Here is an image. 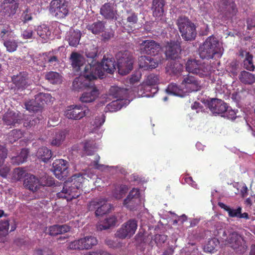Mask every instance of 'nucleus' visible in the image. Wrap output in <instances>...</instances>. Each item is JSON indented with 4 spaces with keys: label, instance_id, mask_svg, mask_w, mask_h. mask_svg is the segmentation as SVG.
Segmentation results:
<instances>
[{
    "label": "nucleus",
    "instance_id": "nucleus-27",
    "mask_svg": "<svg viewBox=\"0 0 255 255\" xmlns=\"http://www.w3.org/2000/svg\"><path fill=\"white\" fill-rule=\"evenodd\" d=\"M129 103V100L127 99H118L108 104L105 108V111L106 112H115Z\"/></svg>",
    "mask_w": 255,
    "mask_h": 255
},
{
    "label": "nucleus",
    "instance_id": "nucleus-19",
    "mask_svg": "<svg viewBox=\"0 0 255 255\" xmlns=\"http://www.w3.org/2000/svg\"><path fill=\"white\" fill-rule=\"evenodd\" d=\"M140 203L139 192L137 188H133L124 200V206L129 210H134Z\"/></svg>",
    "mask_w": 255,
    "mask_h": 255
},
{
    "label": "nucleus",
    "instance_id": "nucleus-38",
    "mask_svg": "<svg viewBox=\"0 0 255 255\" xmlns=\"http://www.w3.org/2000/svg\"><path fill=\"white\" fill-rule=\"evenodd\" d=\"M28 153V149H22L18 155L15 156H12L11 158L12 163L15 165L23 163L26 161Z\"/></svg>",
    "mask_w": 255,
    "mask_h": 255
},
{
    "label": "nucleus",
    "instance_id": "nucleus-49",
    "mask_svg": "<svg viewBox=\"0 0 255 255\" xmlns=\"http://www.w3.org/2000/svg\"><path fill=\"white\" fill-rule=\"evenodd\" d=\"M0 37L4 40L7 37L14 38V34L10 27L6 26L0 30Z\"/></svg>",
    "mask_w": 255,
    "mask_h": 255
},
{
    "label": "nucleus",
    "instance_id": "nucleus-3",
    "mask_svg": "<svg viewBox=\"0 0 255 255\" xmlns=\"http://www.w3.org/2000/svg\"><path fill=\"white\" fill-rule=\"evenodd\" d=\"M102 71L98 69V66L94 67L93 65H86L81 75L76 78L73 82V87L75 90L86 88L90 82L102 75Z\"/></svg>",
    "mask_w": 255,
    "mask_h": 255
},
{
    "label": "nucleus",
    "instance_id": "nucleus-7",
    "mask_svg": "<svg viewBox=\"0 0 255 255\" xmlns=\"http://www.w3.org/2000/svg\"><path fill=\"white\" fill-rule=\"evenodd\" d=\"M182 38L186 41L194 39L197 32L195 24L185 17H179L177 21Z\"/></svg>",
    "mask_w": 255,
    "mask_h": 255
},
{
    "label": "nucleus",
    "instance_id": "nucleus-46",
    "mask_svg": "<svg viewBox=\"0 0 255 255\" xmlns=\"http://www.w3.org/2000/svg\"><path fill=\"white\" fill-rule=\"evenodd\" d=\"M219 244V241L217 238L211 239L205 246L204 250L206 252H213L218 247Z\"/></svg>",
    "mask_w": 255,
    "mask_h": 255
},
{
    "label": "nucleus",
    "instance_id": "nucleus-42",
    "mask_svg": "<svg viewBox=\"0 0 255 255\" xmlns=\"http://www.w3.org/2000/svg\"><path fill=\"white\" fill-rule=\"evenodd\" d=\"M241 55L243 56H245L244 60V68L249 71H254L255 66L253 63V56L247 52H242Z\"/></svg>",
    "mask_w": 255,
    "mask_h": 255
},
{
    "label": "nucleus",
    "instance_id": "nucleus-31",
    "mask_svg": "<svg viewBox=\"0 0 255 255\" xmlns=\"http://www.w3.org/2000/svg\"><path fill=\"white\" fill-rule=\"evenodd\" d=\"M182 69V65L179 62L175 61H171L168 62L166 67V72L169 75L180 74Z\"/></svg>",
    "mask_w": 255,
    "mask_h": 255
},
{
    "label": "nucleus",
    "instance_id": "nucleus-34",
    "mask_svg": "<svg viewBox=\"0 0 255 255\" xmlns=\"http://www.w3.org/2000/svg\"><path fill=\"white\" fill-rule=\"evenodd\" d=\"M66 131L65 130H58L56 131L51 140V144L53 146H58L64 141Z\"/></svg>",
    "mask_w": 255,
    "mask_h": 255
},
{
    "label": "nucleus",
    "instance_id": "nucleus-28",
    "mask_svg": "<svg viewBox=\"0 0 255 255\" xmlns=\"http://www.w3.org/2000/svg\"><path fill=\"white\" fill-rule=\"evenodd\" d=\"M72 67L76 71L81 70L84 64L85 63V60L84 56L78 53L73 52L70 57Z\"/></svg>",
    "mask_w": 255,
    "mask_h": 255
},
{
    "label": "nucleus",
    "instance_id": "nucleus-32",
    "mask_svg": "<svg viewBox=\"0 0 255 255\" xmlns=\"http://www.w3.org/2000/svg\"><path fill=\"white\" fill-rule=\"evenodd\" d=\"M86 28L94 34H99L104 31L105 23L102 21L98 20L92 24H88Z\"/></svg>",
    "mask_w": 255,
    "mask_h": 255
},
{
    "label": "nucleus",
    "instance_id": "nucleus-4",
    "mask_svg": "<svg viewBox=\"0 0 255 255\" xmlns=\"http://www.w3.org/2000/svg\"><path fill=\"white\" fill-rule=\"evenodd\" d=\"M223 53L222 44L213 36L209 37L199 48V55L202 59L219 58Z\"/></svg>",
    "mask_w": 255,
    "mask_h": 255
},
{
    "label": "nucleus",
    "instance_id": "nucleus-41",
    "mask_svg": "<svg viewBox=\"0 0 255 255\" xmlns=\"http://www.w3.org/2000/svg\"><path fill=\"white\" fill-rule=\"evenodd\" d=\"M42 119V116L37 117L36 115L24 116L23 118V125L25 127L30 128L34 126L37 122Z\"/></svg>",
    "mask_w": 255,
    "mask_h": 255
},
{
    "label": "nucleus",
    "instance_id": "nucleus-1",
    "mask_svg": "<svg viewBox=\"0 0 255 255\" xmlns=\"http://www.w3.org/2000/svg\"><path fill=\"white\" fill-rule=\"evenodd\" d=\"M201 87L200 82L196 77L188 74L183 77L180 86L176 84H171L166 91L168 94L184 97L187 93L199 90Z\"/></svg>",
    "mask_w": 255,
    "mask_h": 255
},
{
    "label": "nucleus",
    "instance_id": "nucleus-52",
    "mask_svg": "<svg viewBox=\"0 0 255 255\" xmlns=\"http://www.w3.org/2000/svg\"><path fill=\"white\" fill-rule=\"evenodd\" d=\"M96 148L97 146L93 141H87L84 143V151L88 155H92Z\"/></svg>",
    "mask_w": 255,
    "mask_h": 255
},
{
    "label": "nucleus",
    "instance_id": "nucleus-25",
    "mask_svg": "<svg viewBox=\"0 0 255 255\" xmlns=\"http://www.w3.org/2000/svg\"><path fill=\"white\" fill-rule=\"evenodd\" d=\"M227 104L221 100L212 99L208 103V106L213 114H222L226 111Z\"/></svg>",
    "mask_w": 255,
    "mask_h": 255
},
{
    "label": "nucleus",
    "instance_id": "nucleus-39",
    "mask_svg": "<svg viewBox=\"0 0 255 255\" xmlns=\"http://www.w3.org/2000/svg\"><path fill=\"white\" fill-rule=\"evenodd\" d=\"M70 227L66 225H54L49 228V234L51 236H56L68 232L70 231Z\"/></svg>",
    "mask_w": 255,
    "mask_h": 255
},
{
    "label": "nucleus",
    "instance_id": "nucleus-13",
    "mask_svg": "<svg viewBox=\"0 0 255 255\" xmlns=\"http://www.w3.org/2000/svg\"><path fill=\"white\" fill-rule=\"evenodd\" d=\"M137 227V221L129 220L122 226L117 231L116 235L121 239L130 238L135 234Z\"/></svg>",
    "mask_w": 255,
    "mask_h": 255
},
{
    "label": "nucleus",
    "instance_id": "nucleus-29",
    "mask_svg": "<svg viewBox=\"0 0 255 255\" xmlns=\"http://www.w3.org/2000/svg\"><path fill=\"white\" fill-rule=\"evenodd\" d=\"M81 37V32L79 30L70 29L67 33L66 39L72 46H76L79 43Z\"/></svg>",
    "mask_w": 255,
    "mask_h": 255
},
{
    "label": "nucleus",
    "instance_id": "nucleus-8",
    "mask_svg": "<svg viewBox=\"0 0 255 255\" xmlns=\"http://www.w3.org/2000/svg\"><path fill=\"white\" fill-rule=\"evenodd\" d=\"M54 98L48 93H39L35 96L34 100L27 101L25 103V108L29 112L38 113L41 112L45 104L52 102Z\"/></svg>",
    "mask_w": 255,
    "mask_h": 255
},
{
    "label": "nucleus",
    "instance_id": "nucleus-30",
    "mask_svg": "<svg viewBox=\"0 0 255 255\" xmlns=\"http://www.w3.org/2000/svg\"><path fill=\"white\" fill-rule=\"evenodd\" d=\"M109 94L114 98L127 99L128 95V90L127 89L121 88L117 86L112 87L109 90Z\"/></svg>",
    "mask_w": 255,
    "mask_h": 255
},
{
    "label": "nucleus",
    "instance_id": "nucleus-26",
    "mask_svg": "<svg viewBox=\"0 0 255 255\" xmlns=\"http://www.w3.org/2000/svg\"><path fill=\"white\" fill-rule=\"evenodd\" d=\"M23 185L31 191H36L40 189L39 179L34 175L27 174L24 180Z\"/></svg>",
    "mask_w": 255,
    "mask_h": 255
},
{
    "label": "nucleus",
    "instance_id": "nucleus-15",
    "mask_svg": "<svg viewBox=\"0 0 255 255\" xmlns=\"http://www.w3.org/2000/svg\"><path fill=\"white\" fill-rule=\"evenodd\" d=\"M141 53L151 55H155L161 49L159 44L152 40H145L139 44Z\"/></svg>",
    "mask_w": 255,
    "mask_h": 255
},
{
    "label": "nucleus",
    "instance_id": "nucleus-43",
    "mask_svg": "<svg viewBox=\"0 0 255 255\" xmlns=\"http://www.w3.org/2000/svg\"><path fill=\"white\" fill-rule=\"evenodd\" d=\"M37 156L43 161L46 162L51 157V151L47 147H42L39 148L37 152Z\"/></svg>",
    "mask_w": 255,
    "mask_h": 255
},
{
    "label": "nucleus",
    "instance_id": "nucleus-33",
    "mask_svg": "<svg viewBox=\"0 0 255 255\" xmlns=\"http://www.w3.org/2000/svg\"><path fill=\"white\" fill-rule=\"evenodd\" d=\"M2 7L9 16L12 15L16 12L18 8V3L16 0H4L2 3Z\"/></svg>",
    "mask_w": 255,
    "mask_h": 255
},
{
    "label": "nucleus",
    "instance_id": "nucleus-22",
    "mask_svg": "<svg viewBox=\"0 0 255 255\" xmlns=\"http://www.w3.org/2000/svg\"><path fill=\"white\" fill-rule=\"evenodd\" d=\"M161 62V59L157 60L155 58L146 56H141L138 58L139 66L143 70L155 68Z\"/></svg>",
    "mask_w": 255,
    "mask_h": 255
},
{
    "label": "nucleus",
    "instance_id": "nucleus-59",
    "mask_svg": "<svg viewBox=\"0 0 255 255\" xmlns=\"http://www.w3.org/2000/svg\"><path fill=\"white\" fill-rule=\"evenodd\" d=\"M10 170L9 167L3 162H0V175L2 177H6Z\"/></svg>",
    "mask_w": 255,
    "mask_h": 255
},
{
    "label": "nucleus",
    "instance_id": "nucleus-53",
    "mask_svg": "<svg viewBox=\"0 0 255 255\" xmlns=\"http://www.w3.org/2000/svg\"><path fill=\"white\" fill-rule=\"evenodd\" d=\"M40 188L43 186H50L54 184L53 178L46 175L41 177L39 179Z\"/></svg>",
    "mask_w": 255,
    "mask_h": 255
},
{
    "label": "nucleus",
    "instance_id": "nucleus-45",
    "mask_svg": "<svg viewBox=\"0 0 255 255\" xmlns=\"http://www.w3.org/2000/svg\"><path fill=\"white\" fill-rule=\"evenodd\" d=\"M46 79L52 84H60L62 82V76L55 72H49L45 75Z\"/></svg>",
    "mask_w": 255,
    "mask_h": 255
},
{
    "label": "nucleus",
    "instance_id": "nucleus-63",
    "mask_svg": "<svg viewBox=\"0 0 255 255\" xmlns=\"http://www.w3.org/2000/svg\"><path fill=\"white\" fill-rule=\"evenodd\" d=\"M238 65L236 62H232L227 68V71L232 73L234 76H236L238 73Z\"/></svg>",
    "mask_w": 255,
    "mask_h": 255
},
{
    "label": "nucleus",
    "instance_id": "nucleus-20",
    "mask_svg": "<svg viewBox=\"0 0 255 255\" xmlns=\"http://www.w3.org/2000/svg\"><path fill=\"white\" fill-rule=\"evenodd\" d=\"M12 81L16 88L20 91L26 88L31 84V80L29 79L26 72H21L13 76Z\"/></svg>",
    "mask_w": 255,
    "mask_h": 255
},
{
    "label": "nucleus",
    "instance_id": "nucleus-57",
    "mask_svg": "<svg viewBox=\"0 0 255 255\" xmlns=\"http://www.w3.org/2000/svg\"><path fill=\"white\" fill-rule=\"evenodd\" d=\"M21 132L19 130H13L8 135V141L9 142H13L21 137Z\"/></svg>",
    "mask_w": 255,
    "mask_h": 255
},
{
    "label": "nucleus",
    "instance_id": "nucleus-12",
    "mask_svg": "<svg viewBox=\"0 0 255 255\" xmlns=\"http://www.w3.org/2000/svg\"><path fill=\"white\" fill-rule=\"evenodd\" d=\"M97 244V240L96 238L88 236L70 242L68 248L71 250H88L96 245Z\"/></svg>",
    "mask_w": 255,
    "mask_h": 255
},
{
    "label": "nucleus",
    "instance_id": "nucleus-37",
    "mask_svg": "<svg viewBox=\"0 0 255 255\" xmlns=\"http://www.w3.org/2000/svg\"><path fill=\"white\" fill-rule=\"evenodd\" d=\"M117 220L115 216H111L107 218L103 222H101L97 226L99 230H106L110 227L114 226L117 223Z\"/></svg>",
    "mask_w": 255,
    "mask_h": 255
},
{
    "label": "nucleus",
    "instance_id": "nucleus-54",
    "mask_svg": "<svg viewBox=\"0 0 255 255\" xmlns=\"http://www.w3.org/2000/svg\"><path fill=\"white\" fill-rule=\"evenodd\" d=\"M25 175V170L22 168H15L12 173V178L16 181L21 179Z\"/></svg>",
    "mask_w": 255,
    "mask_h": 255
},
{
    "label": "nucleus",
    "instance_id": "nucleus-24",
    "mask_svg": "<svg viewBox=\"0 0 255 255\" xmlns=\"http://www.w3.org/2000/svg\"><path fill=\"white\" fill-rule=\"evenodd\" d=\"M21 115L19 112L7 111L3 117L4 123L7 126H16L20 123Z\"/></svg>",
    "mask_w": 255,
    "mask_h": 255
},
{
    "label": "nucleus",
    "instance_id": "nucleus-62",
    "mask_svg": "<svg viewBox=\"0 0 255 255\" xmlns=\"http://www.w3.org/2000/svg\"><path fill=\"white\" fill-rule=\"evenodd\" d=\"M141 75L140 72H135L133 75H131V77L129 79L130 84L133 85L137 83L139 81L141 78Z\"/></svg>",
    "mask_w": 255,
    "mask_h": 255
},
{
    "label": "nucleus",
    "instance_id": "nucleus-56",
    "mask_svg": "<svg viewBox=\"0 0 255 255\" xmlns=\"http://www.w3.org/2000/svg\"><path fill=\"white\" fill-rule=\"evenodd\" d=\"M226 109V111L224 112L222 116L231 120L235 119L236 118V112L235 111L227 106Z\"/></svg>",
    "mask_w": 255,
    "mask_h": 255
},
{
    "label": "nucleus",
    "instance_id": "nucleus-11",
    "mask_svg": "<svg viewBox=\"0 0 255 255\" xmlns=\"http://www.w3.org/2000/svg\"><path fill=\"white\" fill-rule=\"evenodd\" d=\"M119 73L121 75L128 74L133 67V59L128 52H120L117 55Z\"/></svg>",
    "mask_w": 255,
    "mask_h": 255
},
{
    "label": "nucleus",
    "instance_id": "nucleus-50",
    "mask_svg": "<svg viewBox=\"0 0 255 255\" xmlns=\"http://www.w3.org/2000/svg\"><path fill=\"white\" fill-rule=\"evenodd\" d=\"M224 209L228 213L230 217L239 218L240 212L242 210V207H238L237 209H234L224 205Z\"/></svg>",
    "mask_w": 255,
    "mask_h": 255
},
{
    "label": "nucleus",
    "instance_id": "nucleus-40",
    "mask_svg": "<svg viewBox=\"0 0 255 255\" xmlns=\"http://www.w3.org/2000/svg\"><path fill=\"white\" fill-rule=\"evenodd\" d=\"M101 204L98 207V209L95 211L96 216H99L106 214L111 208L110 204L108 203L105 199H101L100 201Z\"/></svg>",
    "mask_w": 255,
    "mask_h": 255
},
{
    "label": "nucleus",
    "instance_id": "nucleus-51",
    "mask_svg": "<svg viewBox=\"0 0 255 255\" xmlns=\"http://www.w3.org/2000/svg\"><path fill=\"white\" fill-rule=\"evenodd\" d=\"M160 79L158 75L155 74H150L148 75L146 80H145L144 84L147 86H154L159 83Z\"/></svg>",
    "mask_w": 255,
    "mask_h": 255
},
{
    "label": "nucleus",
    "instance_id": "nucleus-48",
    "mask_svg": "<svg viewBox=\"0 0 255 255\" xmlns=\"http://www.w3.org/2000/svg\"><path fill=\"white\" fill-rule=\"evenodd\" d=\"M3 44L6 47L7 51L9 52L15 51L17 47V43L13 39H8L4 40Z\"/></svg>",
    "mask_w": 255,
    "mask_h": 255
},
{
    "label": "nucleus",
    "instance_id": "nucleus-35",
    "mask_svg": "<svg viewBox=\"0 0 255 255\" xmlns=\"http://www.w3.org/2000/svg\"><path fill=\"white\" fill-rule=\"evenodd\" d=\"M153 7L154 8L153 14L155 17H160L164 14L163 6L165 4L164 0H153Z\"/></svg>",
    "mask_w": 255,
    "mask_h": 255
},
{
    "label": "nucleus",
    "instance_id": "nucleus-16",
    "mask_svg": "<svg viewBox=\"0 0 255 255\" xmlns=\"http://www.w3.org/2000/svg\"><path fill=\"white\" fill-rule=\"evenodd\" d=\"M67 161L62 159L55 160L53 163V171L54 175L59 179L66 177L68 174Z\"/></svg>",
    "mask_w": 255,
    "mask_h": 255
},
{
    "label": "nucleus",
    "instance_id": "nucleus-47",
    "mask_svg": "<svg viewBox=\"0 0 255 255\" xmlns=\"http://www.w3.org/2000/svg\"><path fill=\"white\" fill-rule=\"evenodd\" d=\"M128 190L126 185H120L115 188L113 192V196L116 199H121Z\"/></svg>",
    "mask_w": 255,
    "mask_h": 255
},
{
    "label": "nucleus",
    "instance_id": "nucleus-61",
    "mask_svg": "<svg viewBox=\"0 0 255 255\" xmlns=\"http://www.w3.org/2000/svg\"><path fill=\"white\" fill-rule=\"evenodd\" d=\"M53 26L55 28L54 32L56 35L62 33V32L64 30V29L66 27L65 25L57 22H55L54 23H53Z\"/></svg>",
    "mask_w": 255,
    "mask_h": 255
},
{
    "label": "nucleus",
    "instance_id": "nucleus-55",
    "mask_svg": "<svg viewBox=\"0 0 255 255\" xmlns=\"http://www.w3.org/2000/svg\"><path fill=\"white\" fill-rule=\"evenodd\" d=\"M9 226V223L7 220L0 222V237L7 235Z\"/></svg>",
    "mask_w": 255,
    "mask_h": 255
},
{
    "label": "nucleus",
    "instance_id": "nucleus-44",
    "mask_svg": "<svg viewBox=\"0 0 255 255\" xmlns=\"http://www.w3.org/2000/svg\"><path fill=\"white\" fill-rule=\"evenodd\" d=\"M37 33L39 37L44 40L48 39L51 35V31L46 24H42L38 26Z\"/></svg>",
    "mask_w": 255,
    "mask_h": 255
},
{
    "label": "nucleus",
    "instance_id": "nucleus-17",
    "mask_svg": "<svg viewBox=\"0 0 255 255\" xmlns=\"http://www.w3.org/2000/svg\"><path fill=\"white\" fill-rule=\"evenodd\" d=\"M100 14L108 20L115 21L118 17V10L116 5L110 2L105 3L101 6Z\"/></svg>",
    "mask_w": 255,
    "mask_h": 255
},
{
    "label": "nucleus",
    "instance_id": "nucleus-14",
    "mask_svg": "<svg viewBox=\"0 0 255 255\" xmlns=\"http://www.w3.org/2000/svg\"><path fill=\"white\" fill-rule=\"evenodd\" d=\"M90 114L88 108L83 109L81 106L71 105L68 107L64 112L65 116L69 119L80 120Z\"/></svg>",
    "mask_w": 255,
    "mask_h": 255
},
{
    "label": "nucleus",
    "instance_id": "nucleus-60",
    "mask_svg": "<svg viewBox=\"0 0 255 255\" xmlns=\"http://www.w3.org/2000/svg\"><path fill=\"white\" fill-rule=\"evenodd\" d=\"M105 117L102 115L95 118L94 121L92 123V126L94 128H97L101 127L105 122Z\"/></svg>",
    "mask_w": 255,
    "mask_h": 255
},
{
    "label": "nucleus",
    "instance_id": "nucleus-6",
    "mask_svg": "<svg viewBox=\"0 0 255 255\" xmlns=\"http://www.w3.org/2000/svg\"><path fill=\"white\" fill-rule=\"evenodd\" d=\"M219 234H222L221 238L223 240H225V244L228 245L237 253L243 254L247 251L248 246L246 242L244 237L238 232H231L227 236L225 231L220 230Z\"/></svg>",
    "mask_w": 255,
    "mask_h": 255
},
{
    "label": "nucleus",
    "instance_id": "nucleus-58",
    "mask_svg": "<svg viewBox=\"0 0 255 255\" xmlns=\"http://www.w3.org/2000/svg\"><path fill=\"white\" fill-rule=\"evenodd\" d=\"M44 59L46 62L53 65H55L58 62L57 58L56 56L53 55V53L51 52L46 54Z\"/></svg>",
    "mask_w": 255,
    "mask_h": 255
},
{
    "label": "nucleus",
    "instance_id": "nucleus-23",
    "mask_svg": "<svg viewBox=\"0 0 255 255\" xmlns=\"http://www.w3.org/2000/svg\"><path fill=\"white\" fill-rule=\"evenodd\" d=\"M220 8L221 11L225 12L228 17H232L236 15L237 12L236 4L233 0H221Z\"/></svg>",
    "mask_w": 255,
    "mask_h": 255
},
{
    "label": "nucleus",
    "instance_id": "nucleus-10",
    "mask_svg": "<svg viewBox=\"0 0 255 255\" xmlns=\"http://www.w3.org/2000/svg\"><path fill=\"white\" fill-rule=\"evenodd\" d=\"M49 11L57 18H64L69 13L68 2L66 0H52Z\"/></svg>",
    "mask_w": 255,
    "mask_h": 255
},
{
    "label": "nucleus",
    "instance_id": "nucleus-18",
    "mask_svg": "<svg viewBox=\"0 0 255 255\" xmlns=\"http://www.w3.org/2000/svg\"><path fill=\"white\" fill-rule=\"evenodd\" d=\"M86 90L83 92L80 98L82 103H91L94 101L99 95V90L95 87L94 83L90 82Z\"/></svg>",
    "mask_w": 255,
    "mask_h": 255
},
{
    "label": "nucleus",
    "instance_id": "nucleus-9",
    "mask_svg": "<svg viewBox=\"0 0 255 255\" xmlns=\"http://www.w3.org/2000/svg\"><path fill=\"white\" fill-rule=\"evenodd\" d=\"M213 67L205 63H201L194 59H189L186 63V69L189 73L198 75L201 77L209 76L212 71Z\"/></svg>",
    "mask_w": 255,
    "mask_h": 255
},
{
    "label": "nucleus",
    "instance_id": "nucleus-21",
    "mask_svg": "<svg viewBox=\"0 0 255 255\" xmlns=\"http://www.w3.org/2000/svg\"><path fill=\"white\" fill-rule=\"evenodd\" d=\"M180 42L177 41H170L167 43L165 46V53L167 58L172 59L176 58L180 52Z\"/></svg>",
    "mask_w": 255,
    "mask_h": 255
},
{
    "label": "nucleus",
    "instance_id": "nucleus-36",
    "mask_svg": "<svg viewBox=\"0 0 255 255\" xmlns=\"http://www.w3.org/2000/svg\"><path fill=\"white\" fill-rule=\"evenodd\" d=\"M240 81L243 84L252 85L255 83V76L246 71H242L239 76Z\"/></svg>",
    "mask_w": 255,
    "mask_h": 255
},
{
    "label": "nucleus",
    "instance_id": "nucleus-2",
    "mask_svg": "<svg viewBox=\"0 0 255 255\" xmlns=\"http://www.w3.org/2000/svg\"><path fill=\"white\" fill-rule=\"evenodd\" d=\"M85 181L83 174L78 173L73 175L71 181L65 182L62 190L57 193L59 198H65L67 201L71 200L79 197L80 189Z\"/></svg>",
    "mask_w": 255,
    "mask_h": 255
},
{
    "label": "nucleus",
    "instance_id": "nucleus-5",
    "mask_svg": "<svg viewBox=\"0 0 255 255\" xmlns=\"http://www.w3.org/2000/svg\"><path fill=\"white\" fill-rule=\"evenodd\" d=\"M98 50L96 47L93 45L89 49H87L86 55L89 59L87 65H93L94 67L98 66V69L102 71V74L98 78H102L104 72L112 73L115 70V60L113 58H106L104 57L101 63H99L94 58L96 56Z\"/></svg>",
    "mask_w": 255,
    "mask_h": 255
},
{
    "label": "nucleus",
    "instance_id": "nucleus-64",
    "mask_svg": "<svg viewBox=\"0 0 255 255\" xmlns=\"http://www.w3.org/2000/svg\"><path fill=\"white\" fill-rule=\"evenodd\" d=\"M100 199H95L89 203L88 205L89 210L93 211L96 209H98V207L99 206Z\"/></svg>",
    "mask_w": 255,
    "mask_h": 255
}]
</instances>
